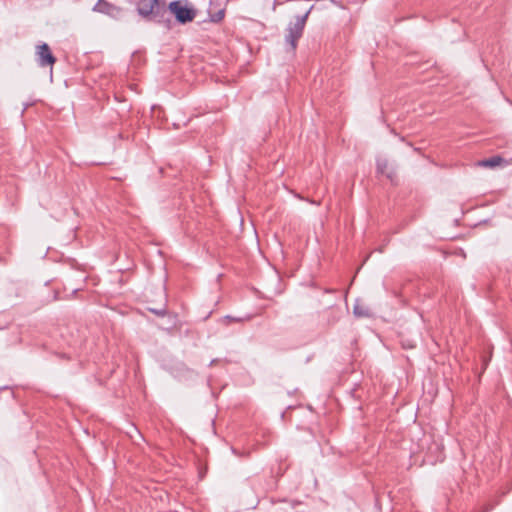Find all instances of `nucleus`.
<instances>
[{
	"mask_svg": "<svg viewBox=\"0 0 512 512\" xmlns=\"http://www.w3.org/2000/svg\"><path fill=\"white\" fill-rule=\"evenodd\" d=\"M139 16L148 21L162 25L166 30H171L173 22L167 15L166 2L164 0H139L136 4Z\"/></svg>",
	"mask_w": 512,
	"mask_h": 512,
	"instance_id": "1",
	"label": "nucleus"
},
{
	"mask_svg": "<svg viewBox=\"0 0 512 512\" xmlns=\"http://www.w3.org/2000/svg\"><path fill=\"white\" fill-rule=\"evenodd\" d=\"M167 7V15L174 16L176 23L185 25L192 22L196 15V8L189 2V0H173Z\"/></svg>",
	"mask_w": 512,
	"mask_h": 512,
	"instance_id": "2",
	"label": "nucleus"
},
{
	"mask_svg": "<svg viewBox=\"0 0 512 512\" xmlns=\"http://www.w3.org/2000/svg\"><path fill=\"white\" fill-rule=\"evenodd\" d=\"M305 28V19L295 17V22H290L286 29L285 42L290 45L291 50L297 48V41L302 37Z\"/></svg>",
	"mask_w": 512,
	"mask_h": 512,
	"instance_id": "3",
	"label": "nucleus"
},
{
	"mask_svg": "<svg viewBox=\"0 0 512 512\" xmlns=\"http://www.w3.org/2000/svg\"><path fill=\"white\" fill-rule=\"evenodd\" d=\"M56 57L46 42H40L36 46L35 61L41 68L51 67L56 63Z\"/></svg>",
	"mask_w": 512,
	"mask_h": 512,
	"instance_id": "4",
	"label": "nucleus"
},
{
	"mask_svg": "<svg viewBox=\"0 0 512 512\" xmlns=\"http://www.w3.org/2000/svg\"><path fill=\"white\" fill-rule=\"evenodd\" d=\"M92 10L94 12L107 15L115 20H119L123 13L122 8L108 2L107 0H98Z\"/></svg>",
	"mask_w": 512,
	"mask_h": 512,
	"instance_id": "5",
	"label": "nucleus"
},
{
	"mask_svg": "<svg viewBox=\"0 0 512 512\" xmlns=\"http://www.w3.org/2000/svg\"><path fill=\"white\" fill-rule=\"evenodd\" d=\"M170 374L179 381H188L196 376L193 369L188 368L184 363L178 362L169 368Z\"/></svg>",
	"mask_w": 512,
	"mask_h": 512,
	"instance_id": "6",
	"label": "nucleus"
},
{
	"mask_svg": "<svg viewBox=\"0 0 512 512\" xmlns=\"http://www.w3.org/2000/svg\"><path fill=\"white\" fill-rule=\"evenodd\" d=\"M506 162L504 158L499 155L489 157L487 159H483L479 162V165L486 168H495L499 166L501 163Z\"/></svg>",
	"mask_w": 512,
	"mask_h": 512,
	"instance_id": "7",
	"label": "nucleus"
},
{
	"mask_svg": "<svg viewBox=\"0 0 512 512\" xmlns=\"http://www.w3.org/2000/svg\"><path fill=\"white\" fill-rule=\"evenodd\" d=\"M353 314L358 318H366L371 316V312L368 307L360 305L358 302L353 307Z\"/></svg>",
	"mask_w": 512,
	"mask_h": 512,
	"instance_id": "8",
	"label": "nucleus"
},
{
	"mask_svg": "<svg viewBox=\"0 0 512 512\" xmlns=\"http://www.w3.org/2000/svg\"><path fill=\"white\" fill-rule=\"evenodd\" d=\"M376 169H377V173H379V174L386 173V171L390 169L388 160L383 157H378L376 159Z\"/></svg>",
	"mask_w": 512,
	"mask_h": 512,
	"instance_id": "9",
	"label": "nucleus"
},
{
	"mask_svg": "<svg viewBox=\"0 0 512 512\" xmlns=\"http://www.w3.org/2000/svg\"><path fill=\"white\" fill-rule=\"evenodd\" d=\"M147 310L151 313H153L154 315L158 316V317H164V316H167L168 315V311H167V303H163L161 304L159 307L157 308H153V307H147Z\"/></svg>",
	"mask_w": 512,
	"mask_h": 512,
	"instance_id": "10",
	"label": "nucleus"
},
{
	"mask_svg": "<svg viewBox=\"0 0 512 512\" xmlns=\"http://www.w3.org/2000/svg\"><path fill=\"white\" fill-rule=\"evenodd\" d=\"M225 16V9H220L215 13H209V21L213 23H219Z\"/></svg>",
	"mask_w": 512,
	"mask_h": 512,
	"instance_id": "11",
	"label": "nucleus"
},
{
	"mask_svg": "<svg viewBox=\"0 0 512 512\" xmlns=\"http://www.w3.org/2000/svg\"><path fill=\"white\" fill-rule=\"evenodd\" d=\"M251 317L252 316L250 314H247L243 317H234L231 315H225L223 317V321H225V322H244V321L250 320Z\"/></svg>",
	"mask_w": 512,
	"mask_h": 512,
	"instance_id": "12",
	"label": "nucleus"
},
{
	"mask_svg": "<svg viewBox=\"0 0 512 512\" xmlns=\"http://www.w3.org/2000/svg\"><path fill=\"white\" fill-rule=\"evenodd\" d=\"M383 175H385L391 182H393L394 178L396 176V173H395V170L393 168H390Z\"/></svg>",
	"mask_w": 512,
	"mask_h": 512,
	"instance_id": "13",
	"label": "nucleus"
},
{
	"mask_svg": "<svg viewBox=\"0 0 512 512\" xmlns=\"http://www.w3.org/2000/svg\"><path fill=\"white\" fill-rule=\"evenodd\" d=\"M313 8H314V5H311L310 8L306 12H304L303 15H297L296 17H303L305 19V23H306Z\"/></svg>",
	"mask_w": 512,
	"mask_h": 512,
	"instance_id": "14",
	"label": "nucleus"
},
{
	"mask_svg": "<svg viewBox=\"0 0 512 512\" xmlns=\"http://www.w3.org/2000/svg\"><path fill=\"white\" fill-rule=\"evenodd\" d=\"M5 390H10V387L5 385V386H0V392L1 391H5Z\"/></svg>",
	"mask_w": 512,
	"mask_h": 512,
	"instance_id": "15",
	"label": "nucleus"
},
{
	"mask_svg": "<svg viewBox=\"0 0 512 512\" xmlns=\"http://www.w3.org/2000/svg\"><path fill=\"white\" fill-rule=\"evenodd\" d=\"M217 362V359H213L210 361L209 365L208 366H212L214 365L215 363Z\"/></svg>",
	"mask_w": 512,
	"mask_h": 512,
	"instance_id": "16",
	"label": "nucleus"
},
{
	"mask_svg": "<svg viewBox=\"0 0 512 512\" xmlns=\"http://www.w3.org/2000/svg\"><path fill=\"white\" fill-rule=\"evenodd\" d=\"M29 105L30 104H28V103L24 105V108L22 109V113H24V111L29 107Z\"/></svg>",
	"mask_w": 512,
	"mask_h": 512,
	"instance_id": "17",
	"label": "nucleus"
},
{
	"mask_svg": "<svg viewBox=\"0 0 512 512\" xmlns=\"http://www.w3.org/2000/svg\"><path fill=\"white\" fill-rule=\"evenodd\" d=\"M11 397L14 398V392L10 391Z\"/></svg>",
	"mask_w": 512,
	"mask_h": 512,
	"instance_id": "18",
	"label": "nucleus"
}]
</instances>
